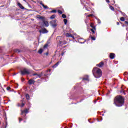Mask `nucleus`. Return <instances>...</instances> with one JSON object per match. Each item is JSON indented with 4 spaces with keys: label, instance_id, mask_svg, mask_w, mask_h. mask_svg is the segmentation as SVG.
I'll list each match as a JSON object with an SVG mask.
<instances>
[{
    "label": "nucleus",
    "instance_id": "obj_13",
    "mask_svg": "<svg viewBox=\"0 0 128 128\" xmlns=\"http://www.w3.org/2000/svg\"><path fill=\"white\" fill-rule=\"evenodd\" d=\"M96 66H98L99 68L104 66V62H100L99 64H97Z\"/></svg>",
    "mask_w": 128,
    "mask_h": 128
},
{
    "label": "nucleus",
    "instance_id": "obj_20",
    "mask_svg": "<svg viewBox=\"0 0 128 128\" xmlns=\"http://www.w3.org/2000/svg\"><path fill=\"white\" fill-rule=\"evenodd\" d=\"M54 18H56V14H53L50 17V20H54Z\"/></svg>",
    "mask_w": 128,
    "mask_h": 128
},
{
    "label": "nucleus",
    "instance_id": "obj_36",
    "mask_svg": "<svg viewBox=\"0 0 128 128\" xmlns=\"http://www.w3.org/2000/svg\"><path fill=\"white\" fill-rule=\"evenodd\" d=\"M48 44H46L44 46V48H48Z\"/></svg>",
    "mask_w": 128,
    "mask_h": 128
},
{
    "label": "nucleus",
    "instance_id": "obj_50",
    "mask_svg": "<svg viewBox=\"0 0 128 128\" xmlns=\"http://www.w3.org/2000/svg\"><path fill=\"white\" fill-rule=\"evenodd\" d=\"M48 53H46V56H48Z\"/></svg>",
    "mask_w": 128,
    "mask_h": 128
},
{
    "label": "nucleus",
    "instance_id": "obj_42",
    "mask_svg": "<svg viewBox=\"0 0 128 128\" xmlns=\"http://www.w3.org/2000/svg\"><path fill=\"white\" fill-rule=\"evenodd\" d=\"M10 87H8L6 88L7 90H10Z\"/></svg>",
    "mask_w": 128,
    "mask_h": 128
},
{
    "label": "nucleus",
    "instance_id": "obj_44",
    "mask_svg": "<svg viewBox=\"0 0 128 128\" xmlns=\"http://www.w3.org/2000/svg\"><path fill=\"white\" fill-rule=\"evenodd\" d=\"M102 118H101L100 120H98V122H102Z\"/></svg>",
    "mask_w": 128,
    "mask_h": 128
},
{
    "label": "nucleus",
    "instance_id": "obj_26",
    "mask_svg": "<svg viewBox=\"0 0 128 128\" xmlns=\"http://www.w3.org/2000/svg\"><path fill=\"white\" fill-rule=\"evenodd\" d=\"M90 26H91V28H94V30H96V27L94 26V24H91Z\"/></svg>",
    "mask_w": 128,
    "mask_h": 128
},
{
    "label": "nucleus",
    "instance_id": "obj_40",
    "mask_svg": "<svg viewBox=\"0 0 128 128\" xmlns=\"http://www.w3.org/2000/svg\"><path fill=\"white\" fill-rule=\"evenodd\" d=\"M98 24H100V19L98 20Z\"/></svg>",
    "mask_w": 128,
    "mask_h": 128
},
{
    "label": "nucleus",
    "instance_id": "obj_32",
    "mask_svg": "<svg viewBox=\"0 0 128 128\" xmlns=\"http://www.w3.org/2000/svg\"><path fill=\"white\" fill-rule=\"evenodd\" d=\"M85 8L86 10H88V12H90V8L88 9V8L86 6H85Z\"/></svg>",
    "mask_w": 128,
    "mask_h": 128
},
{
    "label": "nucleus",
    "instance_id": "obj_6",
    "mask_svg": "<svg viewBox=\"0 0 128 128\" xmlns=\"http://www.w3.org/2000/svg\"><path fill=\"white\" fill-rule=\"evenodd\" d=\"M78 42L80 44H84L86 42V40L83 38H78Z\"/></svg>",
    "mask_w": 128,
    "mask_h": 128
},
{
    "label": "nucleus",
    "instance_id": "obj_21",
    "mask_svg": "<svg viewBox=\"0 0 128 128\" xmlns=\"http://www.w3.org/2000/svg\"><path fill=\"white\" fill-rule=\"evenodd\" d=\"M90 38H91V40H96V38L92 36V35H90Z\"/></svg>",
    "mask_w": 128,
    "mask_h": 128
},
{
    "label": "nucleus",
    "instance_id": "obj_2",
    "mask_svg": "<svg viewBox=\"0 0 128 128\" xmlns=\"http://www.w3.org/2000/svg\"><path fill=\"white\" fill-rule=\"evenodd\" d=\"M92 74L96 78H100L102 76V70L98 68H94L92 70Z\"/></svg>",
    "mask_w": 128,
    "mask_h": 128
},
{
    "label": "nucleus",
    "instance_id": "obj_30",
    "mask_svg": "<svg viewBox=\"0 0 128 128\" xmlns=\"http://www.w3.org/2000/svg\"><path fill=\"white\" fill-rule=\"evenodd\" d=\"M58 12L60 14H62V11L60 10H58Z\"/></svg>",
    "mask_w": 128,
    "mask_h": 128
},
{
    "label": "nucleus",
    "instance_id": "obj_25",
    "mask_svg": "<svg viewBox=\"0 0 128 128\" xmlns=\"http://www.w3.org/2000/svg\"><path fill=\"white\" fill-rule=\"evenodd\" d=\"M64 24H68V20L66 19H64Z\"/></svg>",
    "mask_w": 128,
    "mask_h": 128
},
{
    "label": "nucleus",
    "instance_id": "obj_27",
    "mask_svg": "<svg viewBox=\"0 0 128 128\" xmlns=\"http://www.w3.org/2000/svg\"><path fill=\"white\" fill-rule=\"evenodd\" d=\"M94 30H96V29H94V28L90 29V30L92 32L93 34H95Z\"/></svg>",
    "mask_w": 128,
    "mask_h": 128
},
{
    "label": "nucleus",
    "instance_id": "obj_12",
    "mask_svg": "<svg viewBox=\"0 0 128 128\" xmlns=\"http://www.w3.org/2000/svg\"><path fill=\"white\" fill-rule=\"evenodd\" d=\"M28 82L29 84H34V82H36V81L31 79L28 80Z\"/></svg>",
    "mask_w": 128,
    "mask_h": 128
},
{
    "label": "nucleus",
    "instance_id": "obj_34",
    "mask_svg": "<svg viewBox=\"0 0 128 128\" xmlns=\"http://www.w3.org/2000/svg\"><path fill=\"white\" fill-rule=\"evenodd\" d=\"M60 44H66V42H62L60 41Z\"/></svg>",
    "mask_w": 128,
    "mask_h": 128
},
{
    "label": "nucleus",
    "instance_id": "obj_5",
    "mask_svg": "<svg viewBox=\"0 0 128 128\" xmlns=\"http://www.w3.org/2000/svg\"><path fill=\"white\" fill-rule=\"evenodd\" d=\"M51 24L52 28H56L58 24H56V20H53L51 22Z\"/></svg>",
    "mask_w": 128,
    "mask_h": 128
},
{
    "label": "nucleus",
    "instance_id": "obj_3",
    "mask_svg": "<svg viewBox=\"0 0 128 128\" xmlns=\"http://www.w3.org/2000/svg\"><path fill=\"white\" fill-rule=\"evenodd\" d=\"M30 70L28 69L24 68L21 71V74L22 76H24V74H30Z\"/></svg>",
    "mask_w": 128,
    "mask_h": 128
},
{
    "label": "nucleus",
    "instance_id": "obj_16",
    "mask_svg": "<svg viewBox=\"0 0 128 128\" xmlns=\"http://www.w3.org/2000/svg\"><path fill=\"white\" fill-rule=\"evenodd\" d=\"M60 62H62L61 61L58 62L56 64H54L52 66V68H56V66H58V64H60Z\"/></svg>",
    "mask_w": 128,
    "mask_h": 128
},
{
    "label": "nucleus",
    "instance_id": "obj_41",
    "mask_svg": "<svg viewBox=\"0 0 128 128\" xmlns=\"http://www.w3.org/2000/svg\"><path fill=\"white\" fill-rule=\"evenodd\" d=\"M125 24H127V26H128V21H125Z\"/></svg>",
    "mask_w": 128,
    "mask_h": 128
},
{
    "label": "nucleus",
    "instance_id": "obj_43",
    "mask_svg": "<svg viewBox=\"0 0 128 128\" xmlns=\"http://www.w3.org/2000/svg\"><path fill=\"white\" fill-rule=\"evenodd\" d=\"M94 16L92 14H90L88 15V17H90V16Z\"/></svg>",
    "mask_w": 128,
    "mask_h": 128
},
{
    "label": "nucleus",
    "instance_id": "obj_53",
    "mask_svg": "<svg viewBox=\"0 0 128 128\" xmlns=\"http://www.w3.org/2000/svg\"><path fill=\"white\" fill-rule=\"evenodd\" d=\"M24 2H26V0H23Z\"/></svg>",
    "mask_w": 128,
    "mask_h": 128
},
{
    "label": "nucleus",
    "instance_id": "obj_8",
    "mask_svg": "<svg viewBox=\"0 0 128 128\" xmlns=\"http://www.w3.org/2000/svg\"><path fill=\"white\" fill-rule=\"evenodd\" d=\"M40 34H47L48 32V30L44 28L42 30H40Z\"/></svg>",
    "mask_w": 128,
    "mask_h": 128
},
{
    "label": "nucleus",
    "instance_id": "obj_35",
    "mask_svg": "<svg viewBox=\"0 0 128 128\" xmlns=\"http://www.w3.org/2000/svg\"><path fill=\"white\" fill-rule=\"evenodd\" d=\"M81 4H84V2H86V0H80Z\"/></svg>",
    "mask_w": 128,
    "mask_h": 128
},
{
    "label": "nucleus",
    "instance_id": "obj_54",
    "mask_svg": "<svg viewBox=\"0 0 128 128\" xmlns=\"http://www.w3.org/2000/svg\"><path fill=\"white\" fill-rule=\"evenodd\" d=\"M62 56H64V54H62Z\"/></svg>",
    "mask_w": 128,
    "mask_h": 128
},
{
    "label": "nucleus",
    "instance_id": "obj_1",
    "mask_svg": "<svg viewBox=\"0 0 128 128\" xmlns=\"http://www.w3.org/2000/svg\"><path fill=\"white\" fill-rule=\"evenodd\" d=\"M124 102V100L121 96H116L114 100V104L116 106H122Z\"/></svg>",
    "mask_w": 128,
    "mask_h": 128
},
{
    "label": "nucleus",
    "instance_id": "obj_29",
    "mask_svg": "<svg viewBox=\"0 0 128 128\" xmlns=\"http://www.w3.org/2000/svg\"><path fill=\"white\" fill-rule=\"evenodd\" d=\"M120 20H121V22H124V18L122 17L120 18Z\"/></svg>",
    "mask_w": 128,
    "mask_h": 128
},
{
    "label": "nucleus",
    "instance_id": "obj_15",
    "mask_svg": "<svg viewBox=\"0 0 128 128\" xmlns=\"http://www.w3.org/2000/svg\"><path fill=\"white\" fill-rule=\"evenodd\" d=\"M18 6L21 8V10H24V7L20 3H18Z\"/></svg>",
    "mask_w": 128,
    "mask_h": 128
},
{
    "label": "nucleus",
    "instance_id": "obj_33",
    "mask_svg": "<svg viewBox=\"0 0 128 128\" xmlns=\"http://www.w3.org/2000/svg\"><path fill=\"white\" fill-rule=\"evenodd\" d=\"M42 6H43L44 8H48V6H44V4Z\"/></svg>",
    "mask_w": 128,
    "mask_h": 128
},
{
    "label": "nucleus",
    "instance_id": "obj_4",
    "mask_svg": "<svg viewBox=\"0 0 128 128\" xmlns=\"http://www.w3.org/2000/svg\"><path fill=\"white\" fill-rule=\"evenodd\" d=\"M32 76H36V78H34V80H36V78H42V72H41L40 74H38L36 73L33 74Z\"/></svg>",
    "mask_w": 128,
    "mask_h": 128
},
{
    "label": "nucleus",
    "instance_id": "obj_7",
    "mask_svg": "<svg viewBox=\"0 0 128 128\" xmlns=\"http://www.w3.org/2000/svg\"><path fill=\"white\" fill-rule=\"evenodd\" d=\"M110 58H111V60H114V58H116V54L114 53H110Z\"/></svg>",
    "mask_w": 128,
    "mask_h": 128
},
{
    "label": "nucleus",
    "instance_id": "obj_14",
    "mask_svg": "<svg viewBox=\"0 0 128 128\" xmlns=\"http://www.w3.org/2000/svg\"><path fill=\"white\" fill-rule=\"evenodd\" d=\"M43 23H44V24L45 26H46V27L48 26L49 24H48V21H46V20H45L43 21Z\"/></svg>",
    "mask_w": 128,
    "mask_h": 128
},
{
    "label": "nucleus",
    "instance_id": "obj_37",
    "mask_svg": "<svg viewBox=\"0 0 128 128\" xmlns=\"http://www.w3.org/2000/svg\"><path fill=\"white\" fill-rule=\"evenodd\" d=\"M40 4L41 6H43L44 5V4H42V2H40Z\"/></svg>",
    "mask_w": 128,
    "mask_h": 128
},
{
    "label": "nucleus",
    "instance_id": "obj_10",
    "mask_svg": "<svg viewBox=\"0 0 128 128\" xmlns=\"http://www.w3.org/2000/svg\"><path fill=\"white\" fill-rule=\"evenodd\" d=\"M66 38H74V36L72 35V34L70 33L66 34Z\"/></svg>",
    "mask_w": 128,
    "mask_h": 128
},
{
    "label": "nucleus",
    "instance_id": "obj_23",
    "mask_svg": "<svg viewBox=\"0 0 128 128\" xmlns=\"http://www.w3.org/2000/svg\"><path fill=\"white\" fill-rule=\"evenodd\" d=\"M26 100H30V95L28 94H26Z\"/></svg>",
    "mask_w": 128,
    "mask_h": 128
},
{
    "label": "nucleus",
    "instance_id": "obj_47",
    "mask_svg": "<svg viewBox=\"0 0 128 128\" xmlns=\"http://www.w3.org/2000/svg\"><path fill=\"white\" fill-rule=\"evenodd\" d=\"M124 74V76H126V75L128 74V72H125V73Z\"/></svg>",
    "mask_w": 128,
    "mask_h": 128
},
{
    "label": "nucleus",
    "instance_id": "obj_19",
    "mask_svg": "<svg viewBox=\"0 0 128 128\" xmlns=\"http://www.w3.org/2000/svg\"><path fill=\"white\" fill-rule=\"evenodd\" d=\"M42 52H44V50L42 48H40L38 51V54H42Z\"/></svg>",
    "mask_w": 128,
    "mask_h": 128
},
{
    "label": "nucleus",
    "instance_id": "obj_48",
    "mask_svg": "<svg viewBox=\"0 0 128 128\" xmlns=\"http://www.w3.org/2000/svg\"><path fill=\"white\" fill-rule=\"evenodd\" d=\"M106 2H110V0H106Z\"/></svg>",
    "mask_w": 128,
    "mask_h": 128
},
{
    "label": "nucleus",
    "instance_id": "obj_9",
    "mask_svg": "<svg viewBox=\"0 0 128 128\" xmlns=\"http://www.w3.org/2000/svg\"><path fill=\"white\" fill-rule=\"evenodd\" d=\"M21 114H28V109L26 108L24 110H22Z\"/></svg>",
    "mask_w": 128,
    "mask_h": 128
},
{
    "label": "nucleus",
    "instance_id": "obj_51",
    "mask_svg": "<svg viewBox=\"0 0 128 128\" xmlns=\"http://www.w3.org/2000/svg\"><path fill=\"white\" fill-rule=\"evenodd\" d=\"M96 100H94V103L96 104Z\"/></svg>",
    "mask_w": 128,
    "mask_h": 128
},
{
    "label": "nucleus",
    "instance_id": "obj_46",
    "mask_svg": "<svg viewBox=\"0 0 128 128\" xmlns=\"http://www.w3.org/2000/svg\"><path fill=\"white\" fill-rule=\"evenodd\" d=\"M117 26H118L120 24V23L118 22H116Z\"/></svg>",
    "mask_w": 128,
    "mask_h": 128
},
{
    "label": "nucleus",
    "instance_id": "obj_39",
    "mask_svg": "<svg viewBox=\"0 0 128 128\" xmlns=\"http://www.w3.org/2000/svg\"><path fill=\"white\" fill-rule=\"evenodd\" d=\"M6 126H5V128H6V126H8V122L6 121Z\"/></svg>",
    "mask_w": 128,
    "mask_h": 128
},
{
    "label": "nucleus",
    "instance_id": "obj_38",
    "mask_svg": "<svg viewBox=\"0 0 128 128\" xmlns=\"http://www.w3.org/2000/svg\"><path fill=\"white\" fill-rule=\"evenodd\" d=\"M16 86H15V88H18V84H16Z\"/></svg>",
    "mask_w": 128,
    "mask_h": 128
},
{
    "label": "nucleus",
    "instance_id": "obj_52",
    "mask_svg": "<svg viewBox=\"0 0 128 128\" xmlns=\"http://www.w3.org/2000/svg\"><path fill=\"white\" fill-rule=\"evenodd\" d=\"M102 116H104V114H102Z\"/></svg>",
    "mask_w": 128,
    "mask_h": 128
},
{
    "label": "nucleus",
    "instance_id": "obj_18",
    "mask_svg": "<svg viewBox=\"0 0 128 128\" xmlns=\"http://www.w3.org/2000/svg\"><path fill=\"white\" fill-rule=\"evenodd\" d=\"M24 106V103H22L21 105L20 103L18 104V106H20L21 108H22V106Z\"/></svg>",
    "mask_w": 128,
    "mask_h": 128
},
{
    "label": "nucleus",
    "instance_id": "obj_45",
    "mask_svg": "<svg viewBox=\"0 0 128 128\" xmlns=\"http://www.w3.org/2000/svg\"><path fill=\"white\" fill-rule=\"evenodd\" d=\"M21 120H22V119L20 118H19V122H20V121H21Z\"/></svg>",
    "mask_w": 128,
    "mask_h": 128
},
{
    "label": "nucleus",
    "instance_id": "obj_31",
    "mask_svg": "<svg viewBox=\"0 0 128 128\" xmlns=\"http://www.w3.org/2000/svg\"><path fill=\"white\" fill-rule=\"evenodd\" d=\"M15 52H18H18H21L20 50H16Z\"/></svg>",
    "mask_w": 128,
    "mask_h": 128
},
{
    "label": "nucleus",
    "instance_id": "obj_55",
    "mask_svg": "<svg viewBox=\"0 0 128 128\" xmlns=\"http://www.w3.org/2000/svg\"><path fill=\"white\" fill-rule=\"evenodd\" d=\"M49 72H50V70H49Z\"/></svg>",
    "mask_w": 128,
    "mask_h": 128
},
{
    "label": "nucleus",
    "instance_id": "obj_22",
    "mask_svg": "<svg viewBox=\"0 0 128 128\" xmlns=\"http://www.w3.org/2000/svg\"><path fill=\"white\" fill-rule=\"evenodd\" d=\"M51 14H56V10H52L50 12Z\"/></svg>",
    "mask_w": 128,
    "mask_h": 128
},
{
    "label": "nucleus",
    "instance_id": "obj_11",
    "mask_svg": "<svg viewBox=\"0 0 128 128\" xmlns=\"http://www.w3.org/2000/svg\"><path fill=\"white\" fill-rule=\"evenodd\" d=\"M38 18H39V20H40L42 22H44V20H46V18L44 16H40L38 17Z\"/></svg>",
    "mask_w": 128,
    "mask_h": 128
},
{
    "label": "nucleus",
    "instance_id": "obj_49",
    "mask_svg": "<svg viewBox=\"0 0 128 128\" xmlns=\"http://www.w3.org/2000/svg\"><path fill=\"white\" fill-rule=\"evenodd\" d=\"M122 15L124 16H126V14L122 13Z\"/></svg>",
    "mask_w": 128,
    "mask_h": 128
},
{
    "label": "nucleus",
    "instance_id": "obj_24",
    "mask_svg": "<svg viewBox=\"0 0 128 128\" xmlns=\"http://www.w3.org/2000/svg\"><path fill=\"white\" fill-rule=\"evenodd\" d=\"M110 8L111 10H114V8L112 6H110Z\"/></svg>",
    "mask_w": 128,
    "mask_h": 128
},
{
    "label": "nucleus",
    "instance_id": "obj_28",
    "mask_svg": "<svg viewBox=\"0 0 128 128\" xmlns=\"http://www.w3.org/2000/svg\"><path fill=\"white\" fill-rule=\"evenodd\" d=\"M62 18H66V14H62Z\"/></svg>",
    "mask_w": 128,
    "mask_h": 128
},
{
    "label": "nucleus",
    "instance_id": "obj_17",
    "mask_svg": "<svg viewBox=\"0 0 128 128\" xmlns=\"http://www.w3.org/2000/svg\"><path fill=\"white\" fill-rule=\"evenodd\" d=\"M84 80L88 81V76H85V77H84L82 79V82H84Z\"/></svg>",
    "mask_w": 128,
    "mask_h": 128
}]
</instances>
